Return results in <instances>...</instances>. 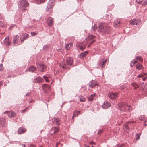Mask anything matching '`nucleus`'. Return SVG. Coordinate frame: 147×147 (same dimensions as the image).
<instances>
[{"label": "nucleus", "instance_id": "f257e3e1", "mask_svg": "<svg viewBox=\"0 0 147 147\" xmlns=\"http://www.w3.org/2000/svg\"><path fill=\"white\" fill-rule=\"evenodd\" d=\"M111 29V28L107 24L101 23L99 26L98 33H108Z\"/></svg>", "mask_w": 147, "mask_h": 147}, {"label": "nucleus", "instance_id": "f03ea898", "mask_svg": "<svg viewBox=\"0 0 147 147\" xmlns=\"http://www.w3.org/2000/svg\"><path fill=\"white\" fill-rule=\"evenodd\" d=\"M73 61L72 58L67 57V63L64 61H61L59 64V66L63 69H68L69 66L72 65Z\"/></svg>", "mask_w": 147, "mask_h": 147}, {"label": "nucleus", "instance_id": "7ed1b4c3", "mask_svg": "<svg viewBox=\"0 0 147 147\" xmlns=\"http://www.w3.org/2000/svg\"><path fill=\"white\" fill-rule=\"evenodd\" d=\"M118 106L120 108V109L121 111L129 112L132 109L130 105H127L125 102L120 103L118 104Z\"/></svg>", "mask_w": 147, "mask_h": 147}, {"label": "nucleus", "instance_id": "20e7f679", "mask_svg": "<svg viewBox=\"0 0 147 147\" xmlns=\"http://www.w3.org/2000/svg\"><path fill=\"white\" fill-rule=\"evenodd\" d=\"M84 42L83 43L77 42L76 44V46L77 49L81 51H83L85 48L86 44H84Z\"/></svg>", "mask_w": 147, "mask_h": 147}, {"label": "nucleus", "instance_id": "39448f33", "mask_svg": "<svg viewBox=\"0 0 147 147\" xmlns=\"http://www.w3.org/2000/svg\"><path fill=\"white\" fill-rule=\"evenodd\" d=\"M118 94L117 93H109L108 94V96L112 100L116 98L118 96Z\"/></svg>", "mask_w": 147, "mask_h": 147}, {"label": "nucleus", "instance_id": "423d86ee", "mask_svg": "<svg viewBox=\"0 0 147 147\" xmlns=\"http://www.w3.org/2000/svg\"><path fill=\"white\" fill-rule=\"evenodd\" d=\"M36 65L38 67H39L40 68V70L41 72H43L45 71L46 69V67L44 64L39 63H37Z\"/></svg>", "mask_w": 147, "mask_h": 147}, {"label": "nucleus", "instance_id": "0eeeda50", "mask_svg": "<svg viewBox=\"0 0 147 147\" xmlns=\"http://www.w3.org/2000/svg\"><path fill=\"white\" fill-rule=\"evenodd\" d=\"M91 39V37H86L85 39V40L84 41V42H86V43L84 44H87L89 42V44L88 45V47H89L91 45L92 43L94 42V41L92 40L89 42V41Z\"/></svg>", "mask_w": 147, "mask_h": 147}, {"label": "nucleus", "instance_id": "6e6552de", "mask_svg": "<svg viewBox=\"0 0 147 147\" xmlns=\"http://www.w3.org/2000/svg\"><path fill=\"white\" fill-rule=\"evenodd\" d=\"M44 81L42 78L40 77H37L34 80V82L35 83H42Z\"/></svg>", "mask_w": 147, "mask_h": 147}, {"label": "nucleus", "instance_id": "1a4fd4ad", "mask_svg": "<svg viewBox=\"0 0 147 147\" xmlns=\"http://www.w3.org/2000/svg\"><path fill=\"white\" fill-rule=\"evenodd\" d=\"M52 120L54 125H60V120L59 118H54L52 119Z\"/></svg>", "mask_w": 147, "mask_h": 147}, {"label": "nucleus", "instance_id": "9d476101", "mask_svg": "<svg viewBox=\"0 0 147 147\" xmlns=\"http://www.w3.org/2000/svg\"><path fill=\"white\" fill-rule=\"evenodd\" d=\"M97 85V82L95 80H92L89 83V86L91 88H92Z\"/></svg>", "mask_w": 147, "mask_h": 147}, {"label": "nucleus", "instance_id": "9b49d317", "mask_svg": "<svg viewBox=\"0 0 147 147\" xmlns=\"http://www.w3.org/2000/svg\"><path fill=\"white\" fill-rule=\"evenodd\" d=\"M20 4L22 6L26 7L29 5V4L27 1L26 0H22L20 1Z\"/></svg>", "mask_w": 147, "mask_h": 147}, {"label": "nucleus", "instance_id": "f8f14e48", "mask_svg": "<svg viewBox=\"0 0 147 147\" xmlns=\"http://www.w3.org/2000/svg\"><path fill=\"white\" fill-rule=\"evenodd\" d=\"M59 129L58 127H53L50 132V134L53 135L56 132H57L59 131Z\"/></svg>", "mask_w": 147, "mask_h": 147}, {"label": "nucleus", "instance_id": "ddd939ff", "mask_svg": "<svg viewBox=\"0 0 147 147\" xmlns=\"http://www.w3.org/2000/svg\"><path fill=\"white\" fill-rule=\"evenodd\" d=\"M111 106L110 103L108 101L104 102L102 107L103 109H107L110 107Z\"/></svg>", "mask_w": 147, "mask_h": 147}, {"label": "nucleus", "instance_id": "4468645a", "mask_svg": "<svg viewBox=\"0 0 147 147\" xmlns=\"http://www.w3.org/2000/svg\"><path fill=\"white\" fill-rule=\"evenodd\" d=\"M48 25L49 26H52L53 25V18L51 17L48 18L47 20Z\"/></svg>", "mask_w": 147, "mask_h": 147}, {"label": "nucleus", "instance_id": "2eb2a0df", "mask_svg": "<svg viewBox=\"0 0 147 147\" xmlns=\"http://www.w3.org/2000/svg\"><path fill=\"white\" fill-rule=\"evenodd\" d=\"M6 123V119L5 118H1L0 119V125L2 127L5 126Z\"/></svg>", "mask_w": 147, "mask_h": 147}, {"label": "nucleus", "instance_id": "dca6fc26", "mask_svg": "<svg viewBox=\"0 0 147 147\" xmlns=\"http://www.w3.org/2000/svg\"><path fill=\"white\" fill-rule=\"evenodd\" d=\"M140 22V20L139 19H134L131 20L130 21V23L134 25H137L138 22Z\"/></svg>", "mask_w": 147, "mask_h": 147}, {"label": "nucleus", "instance_id": "f3484780", "mask_svg": "<svg viewBox=\"0 0 147 147\" xmlns=\"http://www.w3.org/2000/svg\"><path fill=\"white\" fill-rule=\"evenodd\" d=\"M88 51H85L83 52L80 53L79 56L80 58H82L86 56L88 53Z\"/></svg>", "mask_w": 147, "mask_h": 147}, {"label": "nucleus", "instance_id": "a211bd4d", "mask_svg": "<svg viewBox=\"0 0 147 147\" xmlns=\"http://www.w3.org/2000/svg\"><path fill=\"white\" fill-rule=\"evenodd\" d=\"M120 21L119 19H116L114 22L113 26L116 27H118L119 26L120 24Z\"/></svg>", "mask_w": 147, "mask_h": 147}, {"label": "nucleus", "instance_id": "6ab92c4d", "mask_svg": "<svg viewBox=\"0 0 147 147\" xmlns=\"http://www.w3.org/2000/svg\"><path fill=\"white\" fill-rule=\"evenodd\" d=\"M26 131V129L25 128L21 127L18 129V134H21L25 132Z\"/></svg>", "mask_w": 147, "mask_h": 147}, {"label": "nucleus", "instance_id": "aec40b11", "mask_svg": "<svg viewBox=\"0 0 147 147\" xmlns=\"http://www.w3.org/2000/svg\"><path fill=\"white\" fill-rule=\"evenodd\" d=\"M6 112L8 113V115L9 117H14L15 115V113L12 112H9L8 111H7L5 112V113H6Z\"/></svg>", "mask_w": 147, "mask_h": 147}, {"label": "nucleus", "instance_id": "412c9836", "mask_svg": "<svg viewBox=\"0 0 147 147\" xmlns=\"http://www.w3.org/2000/svg\"><path fill=\"white\" fill-rule=\"evenodd\" d=\"M9 38V37H5L4 40V43L6 45H9L10 42Z\"/></svg>", "mask_w": 147, "mask_h": 147}, {"label": "nucleus", "instance_id": "4be33fe9", "mask_svg": "<svg viewBox=\"0 0 147 147\" xmlns=\"http://www.w3.org/2000/svg\"><path fill=\"white\" fill-rule=\"evenodd\" d=\"M53 7L52 5H50V4L48 3L46 9V11H49V9H52Z\"/></svg>", "mask_w": 147, "mask_h": 147}, {"label": "nucleus", "instance_id": "5701e85b", "mask_svg": "<svg viewBox=\"0 0 147 147\" xmlns=\"http://www.w3.org/2000/svg\"><path fill=\"white\" fill-rule=\"evenodd\" d=\"M136 68L138 70L141 69L142 67V65L139 63L137 64L136 65Z\"/></svg>", "mask_w": 147, "mask_h": 147}, {"label": "nucleus", "instance_id": "b1692460", "mask_svg": "<svg viewBox=\"0 0 147 147\" xmlns=\"http://www.w3.org/2000/svg\"><path fill=\"white\" fill-rule=\"evenodd\" d=\"M35 2L37 4H39L41 3H43L45 2V0H34Z\"/></svg>", "mask_w": 147, "mask_h": 147}, {"label": "nucleus", "instance_id": "393cba45", "mask_svg": "<svg viewBox=\"0 0 147 147\" xmlns=\"http://www.w3.org/2000/svg\"><path fill=\"white\" fill-rule=\"evenodd\" d=\"M36 70V68L34 66H31L28 69L29 71L33 72Z\"/></svg>", "mask_w": 147, "mask_h": 147}, {"label": "nucleus", "instance_id": "a878e982", "mask_svg": "<svg viewBox=\"0 0 147 147\" xmlns=\"http://www.w3.org/2000/svg\"><path fill=\"white\" fill-rule=\"evenodd\" d=\"M72 46V44L71 43L66 44L65 46V48L66 50H69L70 48V47Z\"/></svg>", "mask_w": 147, "mask_h": 147}, {"label": "nucleus", "instance_id": "bb28decb", "mask_svg": "<svg viewBox=\"0 0 147 147\" xmlns=\"http://www.w3.org/2000/svg\"><path fill=\"white\" fill-rule=\"evenodd\" d=\"M80 111L76 110L74 112L73 116H76V115H78L80 114Z\"/></svg>", "mask_w": 147, "mask_h": 147}, {"label": "nucleus", "instance_id": "cd10ccee", "mask_svg": "<svg viewBox=\"0 0 147 147\" xmlns=\"http://www.w3.org/2000/svg\"><path fill=\"white\" fill-rule=\"evenodd\" d=\"M94 94H92L88 97V100L90 101H92L93 100V98L94 97Z\"/></svg>", "mask_w": 147, "mask_h": 147}, {"label": "nucleus", "instance_id": "c85d7f7f", "mask_svg": "<svg viewBox=\"0 0 147 147\" xmlns=\"http://www.w3.org/2000/svg\"><path fill=\"white\" fill-rule=\"evenodd\" d=\"M79 98L80 99V101L81 102H84L85 100V98L82 96H79Z\"/></svg>", "mask_w": 147, "mask_h": 147}, {"label": "nucleus", "instance_id": "c756f323", "mask_svg": "<svg viewBox=\"0 0 147 147\" xmlns=\"http://www.w3.org/2000/svg\"><path fill=\"white\" fill-rule=\"evenodd\" d=\"M107 61V59H105V60H103L102 63H100L101 65L100 67L103 68L104 67V65L105 63Z\"/></svg>", "mask_w": 147, "mask_h": 147}, {"label": "nucleus", "instance_id": "7c9ffc66", "mask_svg": "<svg viewBox=\"0 0 147 147\" xmlns=\"http://www.w3.org/2000/svg\"><path fill=\"white\" fill-rule=\"evenodd\" d=\"M132 85L134 87V88L135 89H136L138 88V85L136 83H134L132 84Z\"/></svg>", "mask_w": 147, "mask_h": 147}, {"label": "nucleus", "instance_id": "2f4dec72", "mask_svg": "<svg viewBox=\"0 0 147 147\" xmlns=\"http://www.w3.org/2000/svg\"><path fill=\"white\" fill-rule=\"evenodd\" d=\"M96 24H94V25L93 26H92V29L93 30V31L94 32L95 31H96V30H97V29L96 26Z\"/></svg>", "mask_w": 147, "mask_h": 147}, {"label": "nucleus", "instance_id": "473e14b6", "mask_svg": "<svg viewBox=\"0 0 147 147\" xmlns=\"http://www.w3.org/2000/svg\"><path fill=\"white\" fill-rule=\"evenodd\" d=\"M43 78L45 79V81L46 82H49V80L48 79V78L47 77V76H43Z\"/></svg>", "mask_w": 147, "mask_h": 147}, {"label": "nucleus", "instance_id": "72a5a7b5", "mask_svg": "<svg viewBox=\"0 0 147 147\" xmlns=\"http://www.w3.org/2000/svg\"><path fill=\"white\" fill-rule=\"evenodd\" d=\"M144 2L142 3V5L143 6H145L146 5H147V0H145L144 1L143 0Z\"/></svg>", "mask_w": 147, "mask_h": 147}, {"label": "nucleus", "instance_id": "f704fd0d", "mask_svg": "<svg viewBox=\"0 0 147 147\" xmlns=\"http://www.w3.org/2000/svg\"><path fill=\"white\" fill-rule=\"evenodd\" d=\"M141 134H137L136 135V140H138L140 138V136Z\"/></svg>", "mask_w": 147, "mask_h": 147}, {"label": "nucleus", "instance_id": "c9c22d12", "mask_svg": "<svg viewBox=\"0 0 147 147\" xmlns=\"http://www.w3.org/2000/svg\"><path fill=\"white\" fill-rule=\"evenodd\" d=\"M136 59L139 60L140 61H142L143 60V59L140 56H138L136 58Z\"/></svg>", "mask_w": 147, "mask_h": 147}, {"label": "nucleus", "instance_id": "e433bc0d", "mask_svg": "<svg viewBox=\"0 0 147 147\" xmlns=\"http://www.w3.org/2000/svg\"><path fill=\"white\" fill-rule=\"evenodd\" d=\"M143 0H136V2L139 4H141L142 2H143Z\"/></svg>", "mask_w": 147, "mask_h": 147}, {"label": "nucleus", "instance_id": "4c0bfd02", "mask_svg": "<svg viewBox=\"0 0 147 147\" xmlns=\"http://www.w3.org/2000/svg\"><path fill=\"white\" fill-rule=\"evenodd\" d=\"M128 125H129V124L128 123H127V124H126L125 125V128L129 130V129L128 127Z\"/></svg>", "mask_w": 147, "mask_h": 147}, {"label": "nucleus", "instance_id": "58836bf2", "mask_svg": "<svg viewBox=\"0 0 147 147\" xmlns=\"http://www.w3.org/2000/svg\"><path fill=\"white\" fill-rule=\"evenodd\" d=\"M48 87V86L47 84H44L42 86V88L44 90H45V88Z\"/></svg>", "mask_w": 147, "mask_h": 147}, {"label": "nucleus", "instance_id": "ea45409f", "mask_svg": "<svg viewBox=\"0 0 147 147\" xmlns=\"http://www.w3.org/2000/svg\"><path fill=\"white\" fill-rule=\"evenodd\" d=\"M50 4V5H53V1L52 0H50L49 1L48 3Z\"/></svg>", "mask_w": 147, "mask_h": 147}, {"label": "nucleus", "instance_id": "a19ab883", "mask_svg": "<svg viewBox=\"0 0 147 147\" xmlns=\"http://www.w3.org/2000/svg\"><path fill=\"white\" fill-rule=\"evenodd\" d=\"M37 34L34 32H31V36H35L36 34Z\"/></svg>", "mask_w": 147, "mask_h": 147}, {"label": "nucleus", "instance_id": "79ce46f5", "mask_svg": "<svg viewBox=\"0 0 147 147\" xmlns=\"http://www.w3.org/2000/svg\"><path fill=\"white\" fill-rule=\"evenodd\" d=\"M131 62H132V63H133L134 64H135L137 62V61L136 60H133Z\"/></svg>", "mask_w": 147, "mask_h": 147}, {"label": "nucleus", "instance_id": "37998d69", "mask_svg": "<svg viewBox=\"0 0 147 147\" xmlns=\"http://www.w3.org/2000/svg\"><path fill=\"white\" fill-rule=\"evenodd\" d=\"M49 47V46L48 45H46L44 46L43 48L44 49H45L46 48H48Z\"/></svg>", "mask_w": 147, "mask_h": 147}, {"label": "nucleus", "instance_id": "c03bdc74", "mask_svg": "<svg viewBox=\"0 0 147 147\" xmlns=\"http://www.w3.org/2000/svg\"><path fill=\"white\" fill-rule=\"evenodd\" d=\"M3 69V64H0V70H2Z\"/></svg>", "mask_w": 147, "mask_h": 147}, {"label": "nucleus", "instance_id": "a18cd8bd", "mask_svg": "<svg viewBox=\"0 0 147 147\" xmlns=\"http://www.w3.org/2000/svg\"><path fill=\"white\" fill-rule=\"evenodd\" d=\"M102 130H99L98 131V134L99 135H100L102 132Z\"/></svg>", "mask_w": 147, "mask_h": 147}, {"label": "nucleus", "instance_id": "49530a36", "mask_svg": "<svg viewBox=\"0 0 147 147\" xmlns=\"http://www.w3.org/2000/svg\"><path fill=\"white\" fill-rule=\"evenodd\" d=\"M16 38L17 37H14V38H13V42L14 44L15 43L16 41L17 40Z\"/></svg>", "mask_w": 147, "mask_h": 147}, {"label": "nucleus", "instance_id": "de8ad7c7", "mask_svg": "<svg viewBox=\"0 0 147 147\" xmlns=\"http://www.w3.org/2000/svg\"><path fill=\"white\" fill-rule=\"evenodd\" d=\"M143 118L142 117H139V119L141 121H142L143 120Z\"/></svg>", "mask_w": 147, "mask_h": 147}, {"label": "nucleus", "instance_id": "09e8293b", "mask_svg": "<svg viewBox=\"0 0 147 147\" xmlns=\"http://www.w3.org/2000/svg\"><path fill=\"white\" fill-rule=\"evenodd\" d=\"M134 65V64L133 63H132V62H131L130 64V65L131 67H132Z\"/></svg>", "mask_w": 147, "mask_h": 147}, {"label": "nucleus", "instance_id": "8fccbe9b", "mask_svg": "<svg viewBox=\"0 0 147 147\" xmlns=\"http://www.w3.org/2000/svg\"><path fill=\"white\" fill-rule=\"evenodd\" d=\"M3 22H4L3 21V22L2 21V22H1V23L0 22V24L2 25V26H1V27H3V26H4V23H3Z\"/></svg>", "mask_w": 147, "mask_h": 147}, {"label": "nucleus", "instance_id": "3c124183", "mask_svg": "<svg viewBox=\"0 0 147 147\" xmlns=\"http://www.w3.org/2000/svg\"><path fill=\"white\" fill-rule=\"evenodd\" d=\"M28 36H29V35L28 34H25L24 36H23V37H28Z\"/></svg>", "mask_w": 147, "mask_h": 147}, {"label": "nucleus", "instance_id": "603ef678", "mask_svg": "<svg viewBox=\"0 0 147 147\" xmlns=\"http://www.w3.org/2000/svg\"><path fill=\"white\" fill-rule=\"evenodd\" d=\"M30 93H27L26 94V96H29V95H30Z\"/></svg>", "mask_w": 147, "mask_h": 147}, {"label": "nucleus", "instance_id": "864d4df0", "mask_svg": "<svg viewBox=\"0 0 147 147\" xmlns=\"http://www.w3.org/2000/svg\"><path fill=\"white\" fill-rule=\"evenodd\" d=\"M124 88V86H121L119 88L120 89H123Z\"/></svg>", "mask_w": 147, "mask_h": 147}, {"label": "nucleus", "instance_id": "5fc2aeb1", "mask_svg": "<svg viewBox=\"0 0 147 147\" xmlns=\"http://www.w3.org/2000/svg\"><path fill=\"white\" fill-rule=\"evenodd\" d=\"M14 26V25H13V24H12L11 25L10 27V28H12V27H13Z\"/></svg>", "mask_w": 147, "mask_h": 147}, {"label": "nucleus", "instance_id": "6e6d98bb", "mask_svg": "<svg viewBox=\"0 0 147 147\" xmlns=\"http://www.w3.org/2000/svg\"><path fill=\"white\" fill-rule=\"evenodd\" d=\"M59 143H60L59 142H58L56 143V146L57 147L58 145L59 144Z\"/></svg>", "mask_w": 147, "mask_h": 147}, {"label": "nucleus", "instance_id": "4d7b16f0", "mask_svg": "<svg viewBox=\"0 0 147 147\" xmlns=\"http://www.w3.org/2000/svg\"><path fill=\"white\" fill-rule=\"evenodd\" d=\"M22 145V147H26V145L24 144H23Z\"/></svg>", "mask_w": 147, "mask_h": 147}, {"label": "nucleus", "instance_id": "13d9d810", "mask_svg": "<svg viewBox=\"0 0 147 147\" xmlns=\"http://www.w3.org/2000/svg\"><path fill=\"white\" fill-rule=\"evenodd\" d=\"M25 39H23V40H21V42H22V43H23V42H24V40L25 39H26V38H27V37H25Z\"/></svg>", "mask_w": 147, "mask_h": 147}, {"label": "nucleus", "instance_id": "bf43d9fd", "mask_svg": "<svg viewBox=\"0 0 147 147\" xmlns=\"http://www.w3.org/2000/svg\"><path fill=\"white\" fill-rule=\"evenodd\" d=\"M2 85V83L1 82H0V87Z\"/></svg>", "mask_w": 147, "mask_h": 147}, {"label": "nucleus", "instance_id": "052dcab7", "mask_svg": "<svg viewBox=\"0 0 147 147\" xmlns=\"http://www.w3.org/2000/svg\"><path fill=\"white\" fill-rule=\"evenodd\" d=\"M31 147H35V146L33 145H31Z\"/></svg>", "mask_w": 147, "mask_h": 147}, {"label": "nucleus", "instance_id": "680f3d73", "mask_svg": "<svg viewBox=\"0 0 147 147\" xmlns=\"http://www.w3.org/2000/svg\"><path fill=\"white\" fill-rule=\"evenodd\" d=\"M134 122L133 121H131V122H128L127 123H128V124H129V123H133Z\"/></svg>", "mask_w": 147, "mask_h": 147}, {"label": "nucleus", "instance_id": "e2e57ef3", "mask_svg": "<svg viewBox=\"0 0 147 147\" xmlns=\"http://www.w3.org/2000/svg\"><path fill=\"white\" fill-rule=\"evenodd\" d=\"M90 144H94V143L92 142H90Z\"/></svg>", "mask_w": 147, "mask_h": 147}, {"label": "nucleus", "instance_id": "0e129e2a", "mask_svg": "<svg viewBox=\"0 0 147 147\" xmlns=\"http://www.w3.org/2000/svg\"><path fill=\"white\" fill-rule=\"evenodd\" d=\"M91 37H95V36L92 35Z\"/></svg>", "mask_w": 147, "mask_h": 147}, {"label": "nucleus", "instance_id": "69168bd1", "mask_svg": "<svg viewBox=\"0 0 147 147\" xmlns=\"http://www.w3.org/2000/svg\"><path fill=\"white\" fill-rule=\"evenodd\" d=\"M25 110H26V109H24V110H23V111H25Z\"/></svg>", "mask_w": 147, "mask_h": 147}, {"label": "nucleus", "instance_id": "338daca9", "mask_svg": "<svg viewBox=\"0 0 147 147\" xmlns=\"http://www.w3.org/2000/svg\"><path fill=\"white\" fill-rule=\"evenodd\" d=\"M25 110H26V109H24V110H23V111H25Z\"/></svg>", "mask_w": 147, "mask_h": 147}, {"label": "nucleus", "instance_id": "774afa93", "mask_svg": "<svg viewBox=\"0 0 147 147\" xmlns=\"http://www.w3.org/2000/svg\"><path fill=\"white\" fill-rule=\"evenodd\" d=\"M140 75H139L138 76V77H140Z\"/></svg>", "mask_w": 147, "mask_h": 147}]
</instances>
